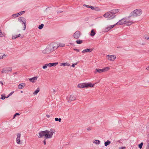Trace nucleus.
Masks as SVG:
<instances>
[{
	"label": "nucleus",
	"instance_id": "obj_8",
	"mask_svg": "<svg viewBox=\"0 0 149 149\" xmlns=\"http://www.w3.org/2000/svg\"><path fill=\"white\" fill-rule=\"evenodd\" d=\"M134 23V22L133 21L130 20L129 19L126 18L125 24L126 25L130 26Z\"/></svg>",
	"mask_w": 149,
	"mask_h": 149
},
{
	"label": "nucleus",
	"instance_id": "obj_19",
	"mask_svg": "<svg viewBox=\"0 0 149 149\" xmlns=\"http://www.w3.org/2000/svg\"><path fill=\"white\" fill-rule=\"evenodd\" d=\"M70 65V64L69 63H62L61 64L60 66H69Z\"/></svg>",
	"mask_w": 149,
	"mask_h": 149
},
{
	"label": "nucleus",
	"instance_id": "obj_30",
	"mask_svg": "<svg viewBox=\"0 0 149 149\" xmlns=\"http://www.w3.org/2000/svg\"><path fill=\"white\" fill-rule=\"evenodd\" d=\"M25 12L24 11H22L18 13L17 14H18V16L21 15H22Z\"/></svg>",
	"mask_w": 149,
	"mask_h": 149
},
{
	"label": "nucleus",
	"instance_id": "obj_39",
	"mask_svg": "<svg viewBox=\"0 0 149 149\" xmlns=\"http://www.w3.org/2000/svg\"><path fill=\"white\" fill-rule=\"evenodd\" d=\"M46 139H45L43 141V143L45 145H46Z\"/></svg>",
	"mask_w": 149,
	"mask_h": 149
},
{
	"label": "nucleus",
	"instance_id": "obj_25",
	"mask_svg": "<svg viewBox=\"0 0 149 149\" xmlns=\"http://www.w3.org/2000/svg\"><path fill=\"white\" fill-rule=\"evenodd\" d=\"M94 143L96 144H99L100 143V141L99 140H96L94 141Z\"/></svg>",
	"mask_w": 149,
	"mask_h": 149
},
{
	"label": "nucleus",
	"instance_id": "obj_9",
	"mask_svg": "<svg viewBox=\"0 0 149 149\" xmlns=\"http://www.w3.org/2000/svg\"><path fill=\"white\" fill-rule=\"evenodd\" d=\"M80 32L79 31H76L74 35V36L75 38L78 39L80 37Z\"/></svg>",
	"mask_w": 149,
	"mask_h": 149
},
{
	"label": "nucleus",
	"instance_id": "obj_44",
	"mask_svg": "<svg viewBox=\"0 0 149 149\" xmlns=\"http://www.w3.org/2000/svg\"><path fill=\"white\" fill-rule=\"evenodd\" d=\"M146 69L147 70L149 71V66H148L147 67V68H146Z\"/></svg>",
	"mask_w": 149,
	"mask_h": 149
},
{
	"label": "nucleus",
	"instance_id": "obj_28",
	"mask_svg": "<svg viewBox=\"0 0 149 149\" xmlns=\"http://www.w3.org/2000/svg\"><path fill=\"white\" fill-rule=\"evenodd\" d=\"M55 120L56 121H58L59 122H61V118H55Z\"/></svg>",
	"mask_w": 149,
	"mask_h": 149
},
{
	"label": "nucleus",
	"instance_id": "obj_10",
	"mask_svg": "<svg viewBox=\"0 0 149 149\" xmlns=\"http://www.w3.org/2000/svg\"><path fill=\"white\" fill-rule=\"evenodd\" d=\"M125 20L126 18H123L119 21L116 24L117 25H121L125 24Z\"/></svg>",
	"mask_w": 149,
	"mask_h": 149
},
{
	"label": "nucleus",
	"instance_id": "obj_32",
	"mask_svg": "<svg viewBox=\"0 0 149 149\" xmlns=\"http://www.w3.org/2000/svg\"><path fill=\"white\" fill-rule=\"evenodd\" d=\"M143 143H141L139 145V148H140L141 149L142 148V146H143Z\"/></svg>",
	"mask_w": 149,
	"mask_h": 149
},
{
	"label": "nucleus",
	"instance_id": "obj_46",
	"mask_svg": "<svg viewBox=\"0 0 149 149\" xmlns=\"http://www.w3.org/2000/svg\"><path fill=\"white\" fill-rule=\"evenodd\" d=\"M87 130H91V128H89L88 129H87Z\"/></svg>",
	"mask_w": 149,
	"mask_h": 149
},
{
	"label": "nucleus",
	"instance_id": "obj_3",
	"mask_svg": "<svg viewBox=\"0 0 149 149\" xmlns=\"http://www.w3.org/2000/svg\"><path fill=\"white\" fill-rule=\"evenodd\" d=\"M95 85V84L91 82H86L79 84L77 85V87L80 88H92Z\"/></svg>",
	"mask_w": 149,
	"mask_h": 149
},
{
	"label": "nucleus",
	"instance_id": "obj_6",
	"mask_svg": "<svg viewBox=\"0 0 149 149\" xmlns=\"http://www.w3.org/2000/svg\"><path fill=\"white\" fill-rule=\"evenodd\" d=\"M58 64V63H51L48 64H47L45 65L43 67V69L47 68V66L51 67L53 66H55Z\"/></svg>",
	"mask_w": 149,
	"mask_h": 149
},
{
	"label": "nucleus",
	"instance_id": "obj_16",
	"mask_svg": "<svg viewBox=\"0 0 149 149\" xmlns=\"http://www.w3.org/2000/svg\"><path fill=\"white\" fill-rule=\"evenodd\" d=\"M92 51V49H85L83 50L82 52L83 53H85L88 52H91Z\"/></svg>",
	"mask_w": 149,
	"mask_h": 149
},
{
	"label": "nucleus",
	"instance_id": "obj_34",
	"mask_svg": "<svg viewBox=\"0 0 149 149\" xmlns=\"http://www.w3.org/2000/svg\"><path fill=\"white\" fill-rule=\"evenodd\" d=\"M5 95H2L1 98L2 99H4L5 98Z\"/></svg>",
	"mask_w": 149,
	"mask_h": 149
},
{
	"label": "nucleus",
	"instance_id": "obj_38",
	"mask_svg": "<svg viewBox=\"0 0 149 149\" xmlns=\"http://www.w3.org/2000/svg\"><path fill=\"white\" fill-rule=\"evenodd\" d=\"M19 115V114L18 113H16L15 115H14V117L13 118H15V117L17 116V115Z\"/></svg>",
	"mask_w": 149,
	"mask_h": 149
},
{
	"label": "nucleus",
	"instance_id": "obj_4",
	"mask_svg": "<svg viewBox=\"0 0 149 149\" xmlns=\"http://www.w3.org/2000/svg\"><path fill=\"white\" fill-rule=\"evenodd\" d=\"M110 69V68L109 67H105L102 69L96 68L95 69L94 72L95 74H97V73L100 74L102 72H107Z\"/></svg>",
	"mask_w": 149,
	"mask_h": 149
},
{
	"label": "nucleus",
	"instance_id": "obj_41",
	"mask_svg": "<svg viewBox=\"0 0 149 149\" xmlns=\"http://www.w3.org/2000/svg\"><path fill=\"white\" fill-rule=\"evenodd\" d=\"M125 147H121L119 148L120 149H125Z\"/></svg>",
	"mask_w": 149,
	"mask_h": 149
},
{
	"label": "nucleus",
	"instance_id": "obj_37",
	"mask_svg": "<svg viewBox=\"0 0 149 149\" xmlns=\"http://www.w3.org/2000/svg\"><path fill=\"white\" fill-rule=\"evenodd\" d=\"M77 63L73 64L72 65V67H75V65H77Z\"/></svg>",
	"mask_w": 149,
	"mask_h": 149
},
{
	"label": "nucleus",
	"instance_id": "obj_7",
	"mask_svg": "<svg viewBox=\"0 0 149 149\" xmlns=\"http://www.w3.org/2000/svg\"><path fill=\"white\" fill-rule=\"evenodd\" d=\"M106 57L108 60L111 61H114L116 58L115 56L111 55H107Z\"/></svg>",
	"mask_w": 149,
	"mask_h": 149
},
{
	"label": "nucleus",
	"instance_id": "obj_47",
	"mask_svg": "<svg viewBox=\"0 0 149 149\" xmlns=\"http://www.w3.org/2000/svg\"><path fill=\"white\" fill-rule=\"evenodd\" d=\"M1 84L2 85H3V83L2 82H1Z\"/></svg>",
	"mask_w": 149,
	"mask_h": 149
},
{
	"label": "nucleus",
	"instance_id": "obj_13",
	"mask_svg": "<svg viewBox=\"0 0 149 149\" xmlns=\"http://www.w3.org/2000/svg\"><path fill=\"white\" fill-rule=\"evenodd\" d=\"M37 78L38 77H35L29 79V80L32 83H34L36 81Z\"/></svg>",
	"mask_w": 149,
	"mask_h": 149
},
{
	"label": "nucleus",
	"instance_id": "obj_33",
	"mask_svg": "<svg viewBox=\"0 0 149 149\" xmlns=\"http://www.w3.org/2000/svg\"><path fill=\"white\" fill-rule=\"evenodd\" d=\"M43 26H44L43 24H42L40 25L38 27L39 29H42L43 28Z\"/></svg>",
	"mask_w": 149,
	"mask_h": 149
},
{
	"label": "nucleus",
	"instance_id": "obj_1",
	"mask_svg": "<svg viewBox=\"0 0 149 149\" xmlns=\"http://www.w3.org/2000/svg\"><path fill=\"white\" fill-rule=\"evenodd\" d=\"M54 133V131L53 130L42 131L39 133V137H44L45 139H51L52 138Z\"/></svg>",
	"mask_w": 149,
	"mask_h": 149
},
{
	"label": "nucleus",
	"instance_id": "obj_36",
	"mask_svg": "<svg viewBox=\"0 0 149 149\" xmlns=\"http://www.w3.org/2000/svg\"><path fill=\"white\" fill-rule=\"evenodd\" d=\"M22 22H23V24H24V30H25V28H26V24H25V23H26V22L25 21L24 22L23 21H22Z\"/></svg>",
	"mask_w": 149,
	"mask_h": 149
},
{
	"label": "nucleus",
	"instance_id": "obj_48",
	"mask_svg": "<svg viewBox=\"0 0 149 149\" xmlns=\"http://www.w3.org/2000/svg\"><path fill=\"white\" fill-rule=\"evenodd\" d=\"M118 142H120V140H119Z\"/></svg>",
	"mask_w": 149,
	"mask_h": 149
},
{
	"label": "nucleus",
	"instance_id": "obj_40",
	"mask_svg": "<svg viewBox=\"0 0 149 149\" xmlns=\"http://www.w3.org/2000/svg\"><path fill=\"white\" fill-rule=\"evenodd\" d=\"M24 18H22V17H19V20H21V21H22V19H23Z\"/></svg>",
	"mask_w": 149,
	"mask_h": 149
},
{
	"label": "nucleus",
	"instance_id": "obj_24",
	"mask_svg": "<svg viewBox=\"0 0 149 149\" xmlns=\"http://www.w3.org/2000/svg\"><path fill=\"white\" fill-rule=\"evenodd\" d=\"M110 143H111V142L110 141L108 140L106 142H105V143H104L105 145L106 146H107V145H109V144H110Z\"/></svg>",
	"mask_w": 149,
	"mask_h": 149
},
{
	"label": "nucleus",
	"instance_id": "obj_31",
	"mask_svg": "<svg viewBox=\"0 0 149 149\" xmlns=\"http://www.w3.org/2000/svg\"><path fill=\"white\" fill-rule=\"evenodd\" d=\"M18 16H19L18 14H17V13L15 14H14L12 15V17H18Z\"/></svg>",
	"mask_w": 149,
	"mask_h": 149
},
{
	"label": "nucleus",
	"instance_id": "obj_26",
	"mask_svg": "<svg viewBox=\"0 0 149 149\" xmlns=\"http://www.w3.org/2000/svg\"><path fill=\"white\" fill-rule=\"evenodd\" d=\"M6 56L4 54H2L0 53V59L3 58L4 56Z\"/></svg>",
	"mask_w": 149,
	"mask_h": 149
},
{
	"label": "nucleus",
	"instance_id": "obj_5",
	"mask_svg": "<svg viewBox=\"0 0 149 149\" xmlns=\"http://www.w3.org/2000/svg\"><path fill=\"white\" fill-rule=\"evenodd\" d=\"M141 14V10L140 9L135 10L131 13V15H132L134 17H136L140 16Z\"/></svg>",
	"mask_w": 149,
	"mask_h": 149
},
{
	"label": "nucleus",
	"instance_id": "obj_18",
	"mask_svg": "<svg viewBox=\"0 0 149 149\" xmlns=\"http://www.w3.org/2000/svg\"><path fill=\"white\" fill-rule=\"evenodd\" d=\"M25 86V84L24 83L19 84L18 86V88L19 89H21L23 87H24Z\"/></svg>",
	"mask_w": 149,
	"mask_h": 149
},
{
	"label": "nucleus",
	"instance_id": "obj_42",
	"mask_svg": "<svg viewBox=\"0 0 149 149\" xmlns=\"http://www.w3.org/2000/svg\"><path fill=\"white\" fill-rule=\"evenodd\" d=\"M74 50L76 51L77 52H79V49H74Z\"/></svg>",
	"mask_w": 149,
	"mask_h": 149
},
{
	"label": "nucleus",
	"instance_id": "obj_27",
	"mask_svg": "<svg viewBox=\"0 0 149 149\" xmlns=\"http://www.w3.org/2000/svg\"><path fill=\"white\" fill-rule=\"evenodd\" d=\"M76 42L77 44H80L82 43V41L81 40H77L76 41Z\"/></svg>",
	"mask_w": 149,
	"mask_h": 149
},
{
	"label": "nucleus",
	"instance_id": "obj_14",
	"mask_svg": "<svg viewBox=\"0 0 149 149\" xmlns=\"http://www.w3.org/2000/svg\"><path fill=\"white\" fill-rule=\"evenodd\" d=\"M76 99V97L74 95H71L69 98V100L70 101H72L75 100Z\"/></svg>",
	"mask_w": 149,
	"mask_h": 149
},
{
	"label": "nucleus",
	"instance_id": "obj_22",
	"mask_svg": "<svg viewBox=\"0 0 149 149\" xmlns=\"http://www.w3.org/2000/svg\"><path fill=\"white\" fill-rule=\"evenodd\" d=\"M39 91V89L38 88H37V90L33 93V94H37L38 93Z\"/></svg>",
	"mask_w": 149,
	"mask_h": 149
},
{
	"label": "nucleus",
	"instance_id": "obj_12",
	"mask_svg": "<svg viewBox=\"0 0 149 149\" xmlns=\"http://www.w3.org/2000/svg\"><path fill=\"white\" fill-rule=\"evenodd\" d=\"M116 25V24H114L113 25H111L107 27L105 29V31H108L111 29H112Z\"/></svg>",
	"mask_w": 149,
	"mask_h": 149
},
{
	"label": "nucleus",
	"instance_id": "obj_2",
	"mask_svg": "<svg viewBox=\"0 0 149 149\" xmlns=\"http://www.w3.org/2000/svg\"><path fill=\"white\" fill-rule=\"evenodd\" d=\"M119 11V10L118 9H114L106 13L103 15V16L106 18H109L110 19H113L115 17L114 15L118 12Z\"/></svg>",
	"mask_w": 149,
	"mask_h": 149
},
{
	"label": "nucleus",
	"instance_id": "obj_20",
	"mask_svg": "<svg viewBox=\"0 0 149 149\" xmlns=\"http://www.w3.org/2000/svg\"><path fill=\"white\" fill-rule=\"evenodd\" d=\"M89 7L90 8H91V9L93 10H100L99 8H98L97 7H94L91 6H90Z\"/></svg>",
	"mask_w": 149,
	"mask_h": 149
},
{
	"label": "nucleus",
	"instance_id": "obj_23",
	"mask_svg": "<svg viewBox=\"0 0 149 149\" xmlns=\"http://www.w3.org/2000/svg\"><path fill=\"white\" fill-rule=\"evenodd\" d=\"M65 46V45L64 44L62 43H60L59 44L58 46V47H64Z\"/></svg>",
	"mask_w": 149,
	"mask_h": 149
},
{
	"label": "nucleus",
	"instance_id": "obj_17",
	"mask_svg": "<svg viewBox=\"0 0 149 149\" xmlns=\"http://www.w3.org/2000/svg\"><path fill=\"white\" fill-rule=\"evenodd\" d=\"M96 31L95 29H92L90 35L92 36H93L95 34Z\"/></svg>",
	"mask_w": 149,
	"mask_h": 149
},
{
	"label": "nucleus",
	"instance_id": "obj_45",
	"mask_svg": "<svg viewBox=\"0 0 149 149\" xmlns=\"http://www.w3.org/2000/svg\"><path fill=\"white\" fill-rule=\"evenodd\" d=\"M146 38V39H149V37H146V38Z\"/></svg>",
	"mask_w": 149,
	"mask_h": 149
},
{
	"label": "nucleus",
	"instance_id": "obj_21",
	"mask_svg": "<svg viewBox=\"0 0 149 149\" xmlns=\"http://www.w3.org/2000/svg\"><path fill=\"white\" fill-rule=\"evenodd\" d=\"M21 36V34H19L18 35H14L13 36L12 38L13 39H15L16 38L19 37Z\"/></svg>",
	"mask_w": 149,
	"mask_h": 149
},
{
	"label": "nucleus",
	"instance_id": "obj_35",
	"mask_svg": "<svg viewBox=\"0 0 149 149\" xmlns=\"http://www.w3.org/2000/svg\"><path fill=\"white\" fill-rule=\"evenodd\" d=\"M14 93V91H13V92H11L9 95H8V96L6 98H8L9 96L12 95L13 93Z\"/></svg>",
	"mask_w": 149,
	"mask_h": 149
},
{
	"label": "nucleus",
	"instance_id": "obj_43",
	"mask_svg": "<svg viewBox=\"0 0 149 149\" xmlns=\"http://www.w3.org/2000/svg\"><path fill=\"white\" fill-rule=\"evenodd\" d=\"M46 116L47 118H49L50 117V116L49 115L47 114L46 115Z\"/></svg>",
	"mask_w": 149,
	"mask_h": 149
},
{
	"label": "nucleus",
	"instance_id": "obj_11",
	"mask_svg": "<svg viewBox=\"0 0 149 149\" xmlns=\"http://www.w3.org/2000/svg\"><path fill=\"white\" fill-rule=\"evenodd\" d=\"M12 69L11 68H4L2 71L1 72L2 73H6L8 72L9 71H11Z\"/></svg>",
	"mask_w": 149,
	"mask_h": 149
},
{
	"label": "nucleus",
	"instance_id": "obj_15",
	"mask_svg": "<svg viewBox=\"0 0 149 149\" xmlns=\"http://www.w3.org/2000/svg\"><path fill=\"white\" fill-rule=\"evenodd\" d=\"M21 136V134L19 133L17 135V138L16 139V141L17 143L20 144V138Z\"/></svg>",
	"mask_w": 149,
	"mask_h": 149
},
{
	"label": "nucleus",
	"instance_id": "obj_29",
	"mask_svg": "<svg viewBox=\"0 0 149 149\" xmlns=\"http://www.w3.org/2000/svg\"><path fill=\"white\" fill-rule=\"evenodd\" d=\"M0 36L1 37H3L4 36V34L2 33L0 29Z\"/></svg>",
	"mask_w": 149,
	"mask_h": 149
}]
</instances>
